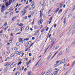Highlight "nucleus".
<instances>
[{
    "mask_svg": "<svg viewBox=\"0 0 75 75\" xmlns=\"http://www.w3.org/2000/svg\"><path fill=\"white\" fill-rule=\"evenodd\" d=\"M68 59L67 58H64L61 62L60 63V64H63V63H64V67H66V65H67V63L66 62V61H67Z\"/></svg>",
    "mask_w": 75,
    "mask_h": 75,
    "instance_id": "obj_1",
    "label": "nucleus"
},
{
    "mask_svg": "<svg viewBox=\"0 0 75 75\" xmlns=\"http://www.w3.org/2000/svg\"><path fill=\"white\" fill-rule=\"evenodd\" d=\"M12 1L11 0H9V3L8 2H7L6 4H5V5L6 7H8V6H10V4H11V3H12Z\"/></svg>",
    "mask_w": 75,
    "mask_h": 75,
    "instance_id": "obj_2",
    "label": "nucleus"
},
{
    "mask_svg": "<svg viewBox=\"0 0 75 75\" xmlns=\"http://www.w3.org/2000/svg\"><path fill=\"white\" fill-rule=\"evenodd\" d=\"M52 72V70L51 69H50L48 71H47V73L46 74V75H49L50 74V73Z\"/></svg>",
    "mask_w": 75,
    "mask_h": 75,
    "instance_id": "obj_3",
    "label": "nucleus"
},
{
    "mask_svg": "<svg viewBox=\"0 0 75 75\" xmlns=\"http://www.w3.org/2000/svg\"><path fill=\"white\" fill-rule=\"evenodd\" d=\"M14 63H15L13 62V63H12L11 65L10 66V68H13V67H14V66H15V65H16V64H14Z\"/></svg>",
    "mask_w": 75,
    "mask_h": 75,
    "instance_id": "obj_4",
    "label": "nucleus"
},
{
    "mask_svg": "<svg viewBox=\"0 0 75 75\" xmlns=\"http://www.w3.org/2000/svg\"><path fill=\"white\" fill-rule=\"evenodd\" d=\"M64 52H63L61 51L57 55V57H59L61 55H63Z\"/></svg>",
    "mask_w": 75,
    "mask_h": 75,
    "instance_id": "obj_5",
    "label": "nucleus"
},
{
    "mask_svg": "<svg viewBox=\"0 0 75 75\" xmlns=\"http://www.w3.org/2000/svg\"><path fill=\"white\" fill-rule=\"evenodd\" d=\"M31 6H32L33 8H34L35 7V4H34V2H32V3H31Z\"/></svg>",
    "mask_w": 75,
    "mask_h": 75,
    "instance_id": "obj_6",
    "label": "nucleus"
},
{
    "mask_svg": "<svg viewBox=\"0 0 75 75\" xmlns=\"http://www.w3.org/2000/svg\"><path fill=\"white\" fill-rule=\"evenodd\" d=\"M52 53H50L49 55V56H48L47 58V60H49L50 58L52 56Z\"/></svg>",
    "mask_w": 75,
    "mask_h": 75,
    "instance_id": "obj_7",
    "label": "nucleus"
},
{
    "mask_svg": "<svg viewBox=\"0 0 75 75\" xmlns=\"http://www.w3.org/2000/svg\"><path fill=\"white\" fill-rule=\"evenodd\" d=\"M10 66V64L8 63V62L6 63L4 65V67H9Z\"/></svg>",
    "mask_w": 75,
    "mask_h": 75,
    "instance_id": "obj_8",
    "label": "nucleus"
},
{
    "mask_svg": "<svg viewBox=\"0 0 75 75\" xmlns=\"http://www.w3.org/2000/svg\"><path fill=\"white\" fill-rule=\"evenodd\" d=\"M55 39L54 38L52 40V42H53V43H52V46L53 45H54V43H55Z\"/></svg>",
    "mask_w": 75,
    "mask_h": 75,
    "instance_id": "obj_9",
    "label": "nucleus"
},
{
    "mask_svg": "<svg viewBox=\"0 0 75 75\" xmlns=\"http://www.w3.org/2000/svg\"><path fill=\"white\" fill-rule=\"evenodd\" d=\"M7 69H8V68L6 67L4 69V72H7Z\"/></svg>",
    "mask_w": 75,
    "mask_h": 75,
    "instance_id": "obj_10",
    "label": "nucleus"
},
{
    "mask_svg": "<svg viewBox=\"0 0 75 75\" xmlns=\"http://www.w3.org/2000/svg\"><path fill=\"white\" fill-rule=\"evenodd\" d=\"M5 9V7H4V5H3L2 8H1V9H2V10H4Z\"/></svg>",
    "mask_w": 75,
    "mask_h": 75,
    "instance_id": "obj_11",
    "label": "nucleus"
},
{
    "mask_svg": "<svg viewBox=\"0 0 75 75\" xmlns=\"http://www.w3.org/2000/svg\"><path fill=\"white\" fill-rule=\"evenodd\" d=\"M48 14H49V16H52V13H51L50 12H49Z\"/></svg>",
    "mask_w": 75,
    "mask_h": 75,
    "instance_id": "obj_12",
    "label": "nucleus"
},
{
    "mask_svg": "<svg viewBox=\"0 0 75 75\" xmlns=\"http://www.w3.org/2000/svg\"><path fill=\"white\" fill-rule=\"evenodd\" d=\"M42 18H41L40 19V23L42 24Z\"/></svg>",
    "mask_w": 75,
    "mask_h": 75,
    "instance_id": "obj_13",
    "label": "nucleus"
},
{
    "mask_svg": "<svg viewBox=\"0 0 75 75\" xmlns=\"http://www.w3.org/2000/svg\"><path fill=\"white\" fill-rule=\"evenodd\" d=\"M28 75H31V71H29L28 73Z\"/></svg>",
    "mask_w": 75,
    "mask_h": 75,
    "instance_id": "obj_14",
    "label": "nucleus"
},
{
    "mask_svg": "<svg viewBox=\"0 0 75 75\" xmlns=\"http://www.w3.org/2000/svg\"><path fill=\"white\" fill-rule=\"evenodd\" d=\"M28 7H29V6H27L25 7L24 8V10H25L26 9H27V8H28Z\"/></svg>",
    "mask_w": 75,
    "mask_h": 75,
    "instance_id": "obj_15",
    "label": "nucleus"
},
{
    "mask_svg": "<svg viewBox=\"0 0 75 75\" xmlns=\"http://www.w3.org/2000/svg\"><path fill=\"white\" fill-rule=\"evenodd\" d=\"M29 29V27L27 26L25 28L26 30H28Z\"/></svg>",
    "mask_w": 75,
    "mask_h": 75,
    "instance_id": "obj_16",
    "label": "nucleus"
},
{
    "mask_svg": "<svg viewBox=\"0 0 75 75\" xmlns=\"http://www.w3.org/2000/svg\"><path fill=\"white\" fill-rule=\"evenodd\" d=\"M64 24H65L66 23V18H65L64 20Z\"/></svg>",
    "mask_w": 75,
    "mask_h": 75,
    "instance_id": "obj_17",
    "label": "nucleus"
},
{
    "mask_svg": "<svg viewBox=\"0 0 75 75\" xmlns=\"http://www.w3.org/2000/svg\"><path fill=\"white\" fill-rule=\"evenodd\" d=\"M21 41H22V38H20L19 40V42H21Z\"/></svg>",
    "mask_w": 75,
    "mask_h": 75,
    "instance_id": "obj_18",
    "label": "nucleus"
},
{
    "mask_svg": "<svg viewBox=\"0 0 75 75\" xmlns=\"http://www.w3.org/2000/svg\"><path fill=\"white\" fill-rule=\"evenodd\" d=\"M14 55L15 54H11V57H14Z\"/></svg>",
    "mask_w": 75,
    "mask_h": 75,
    "instance_id": "obj_19",
    "label": "nucleus"
},
{
    "mask_svg": "<svg viewBox=\"0 0 75 75\" xmlns=\"http://www.w3.org/2000/svg\"><path fill=\"white\" fill-rule=\"evenodd\" d=\"M40 17L41 18L42 17V13H41L40 14Z\"/></svg>",
    "mask_w": 75,
    "mask_h": 75,
    "instance_id": "obj_20",
    "label": "nucleus"
},
{
    "mask_svg": "<svg viewBox=\"0 0 75 75\" xmlns=\"http://www.w3.org/2000/svg\"><path fill=\"white\" fill-rule=\"evenodd\" d=\"M62 9L59 10V11H58V13H61V12H62Z\"/></svg>",
    "mask_w": 75,
    "mask_h": 75,
    "instance_id": "obj_21",
    "label": "nucleus"
},
{
    "mask_svg": "<svg viewBox=\"0 0 75 75\" xmlns=\"http://www.w3.org/2000/svg\"><path fill=\"white\" fill-rule=\"evenodd\" d=\"M16 46H19L20 45V43L18 42L16 44Z\"/></svg>",
    "mask_w": 75,
    "mask_h": 75,
    "instance_id": "obj_22",
    "label": "nucleus"
},
{
    "mask_svg": "<svg viewBox=\"0 0 75 75\" xmlns=\"http://www.w3.org/2000/svg\"><path fill=\"white\" fill-rule=\"evenodd\" d=\"M3 36L4 38H6V35L4 34H3Z\"/></svg>",
    "mask_w": 75,
    "mask_h": 75,
    "instance_id": "obj_23",
    "label": "nucleus"
},
{
    "mask_svg": "<svg viewBox=\"0 0 75 75\" xmlns=\"http://www.w3.org/2000/svg\"><path fill=\"white\" fill-rule=\"evenodd\" d=\"M17 52L16 53L17 54H18V55H20L21 54V52Z\"/></svg>",
    "mask_w": 75,
    "mask_h": 75,
    "instance_id": "obj_24",
    "label": "nucleus"
},
{
    "mask_svg": "<svg viewBox=\"0 0 75 75\" xmlns=\"http://www.w3.org/2000/svg\"><path fill=\"white\" fill-rule=\"evenodd\" d=\"M5 57L6 59H9V58H8V55H6Z\"/></svg>",
    "mask_w": 75,
    "mask_h": 75,
    "instance_id": "obj_25",
    "label": "nucleus"
},
{
    "mask_svg": "<svg viewBox=\"0 0 75 75\" xmlns=\"http://www.w3.org/2000/svg\"><path fill=\"white\" fill-rule=\"evenodd\" d=\"M23 25V24L22 23H20L19 25V26H20V27H22Z\"/></svg>",
    "mask_w": 75,
    "mask_h": 75,
    "instance_id": "obj_26",
    "label": "nucleus"
},
{
    "mask_svg": "<svg viewBox=\"0 0 75 75\" xmlns=\"http://www.w3.org/2000/svg\"><path fill=\"white\" fill-rule=\"evenodd\" d=\"M58 65L57 64H56L54 65V67H58Z\"/></svg>",
    "mask_w": 75,
    "mask_h": 75,
    "instance_id": "obj_27",
    "label": "nucleus"
},
{
    "mask_svg": "<svg viewBox=\"0 0 75 75\" xmlns=\"http://www.w3.org/2000/svg\"><path fill=\"white\" fill-rule=\"evenodd\" d=\"M42 62H43V60H42L40 63V64H42Z\"/></svg>",
    "mask_w": 75,
    "mask_h": 75,
    "instance_id": "obj_28",
    "label": "nucleus"
},
{
    "mask_svg": "<svg viewBox=\"0 0 75 75\" xmlns=\"http://www.w3.org/2000/svg\"><path fill=\"white\" fill-rule=\"evenodd\" d=\"M22 63V62H21V61L20 62H19L18 64V65H20V64H21Z\"/></svg>",
    "mask_w": 75,
    "mask_h": 75,
    "instance_id": "obj_29",
    "label": "nucleus"
},
{
    "mask_svg": "<svg viewBox=\"0 0 75 75\" xmlns=\"http://www.w3.org/2000/svg\"><path fill=\"white\" fill-rule=\"evenodd\" d=\"M75 64V60L72 63V64L73 66H74V64Z\"/></svg>",
    "mask_w": 75,
    "mask_h": 75,
    "instance_id": "obj_30",
    "label": "nucleus"
},
{
    "mask_svg": "<svg viewBox=\"0 0 75 75\" xmlns=\"http://www.w3.org/2000/svg\"><path fill=\"white\" fill-rule=\"evenodd\" d=\"M13 14V12H12L11 13H10V16H12V15Z\"/></svg>",
    "mask_w": 75,
    "mask_h": 75,
    "instance_id": "obj_31",
    "label": "nucleus"
},
{
    "mask_svg": "<svg viewBox=\"0 0 75 75\" xmlns=\"http://www.w3.org/2000/svg\"><path fill=\"white\" fill-rule=\"evenodd\" d=\"M58 48H59V47H58V46H57L56 47V48L55 49V50H57V49H58Z\"/></svg>",
    "mask_w": 75,
    "mask_h": 75,
    "instance_id": "obj_32",
    "label": "nucleus"
},
{
    "mask_svg": "<svg viewBox=\"0 0 75 75\" xmlns=\"http://www.w3.org/2000/svg\"><path fill=\"white\" fill-rule=\"evenodd\" d=\"M69 49V46H68L67 47L66 50H68Z\"/></svg>",
    "mask_w": 75,
    "mask_h": 75,
    "instance_id": "obj_33",
    "label": "nucleus"
},
{
    "mask_svg": "<svg viewBox=\"0 0 75 75\" xmlns=\"http://www.w3.org/2000/svg\"><path fill=\"white\" fill-rule=\"evenodd\" d=\"M10 52V50H8L7 51V54H9Z\"/></svg>",
    "mask_w": 75,
    "mask_h": 75,
    "instance_id": "obj_34",
    "label": "nucleus"
},
{
    "mask_svg": "<svg viewBox=\"0 0 75 75\" xmlns=\"http://www.w3.org/2000/svg\"><path fill=\"white\" fill-rule=\"evenodd\" d=\"M44 31H45V30H44V29H43L41 31V33H42V32H44Z\"/></svg>",
    "mask_w": 75,
    "mask_h": 75,
    "instance_id": "obj_35",
    "label": "nucleus"
},
{
    "mask_svg": "<svg viewBox=\"0 0 75 75\" xmlns=\"http://www.w3.org/2000/svg\"><path fill=\"white\" fill-rule=\"evenodd\" d=\"M7 25V22H6L4 24V26H6V25Z\"/></svg>",
    "mask_w": 75,
    "mask_h": 75,
    "instance_id": "obj_36",
    "label": "nucleus"
},
{
    "mask_svg": "<svg viewBox=\"0 0 75 75\" xmlns=\"http://www.w3.org/2000/svg\"><path fill=\"white\" fill-rule=\"evenodd\" d=\"M4 27L3 26H2L1 27V30H3V29H4Z\"/></svg>",
    "mask_w": 75,
    "mask_h": 75,
    "instance_id": "obj_37",
    "label": "nucleus"
},
{
    "mask_svg": "<svg viewBox=\"0 0 75 75\" xmlns=\"http://www.w3.org/2000/svg\"><path fill=\"white\" fill-rule=\"evenodd\" d=\"M56 27H57V24H55L54 26V28H55Z\"/></svg>",
    "mask_w": 75,
    "mask_h": 75,
    "instance_id": "obj_38",
    "label": "nucleus"
},
{
    "mask_svg": "<svg viewBox=\"0 0 75 75\" xmlns=\"http://www.w3.org/2000/svg\"><path fill=\"white\" fill-rule=\"evenodd\" d=\"M28 44L27 43H26L25 44V47H26L27 46H28Z\"/></svg>",
    "mask_w": 75,
    "mask_h": 75,
    "instance_id": "obj_39",
    "label": "nucleus"
},
{
    "mask_svg": "<svg viewBox=\"0 0 75 75\" xmlns=\"http://www.w3.org/2000/svg\"><path fill=\"white\" fill-rule=\"evenodd\" d=\"M29 56H30V57H31V55H32V54H31V53H29Z\"/></svg>",
    "mask_w": 75,
    "mask_h": 75,
    "instance_id": "obj_40",
    "label": "nucleus"
},
{
    "mask_svg": "<svg viewBox=\"0 0 75 75\" xmlns=\"http://www.w3.org/2000/svg\"><path fill=\"white\" fill-rule=\"evenodd\" d=\"M8 14V13L7 12H5V15H7Z\"/></svg>",
    "mask_w": 75,
    "mask_h": 75,
    "instance_id": "obj_41",
    "label": "nucleus"
},
{
    "mask_svg": "<svg viewBox=\"0 0 75 75\" xmlns=\"http://www.w3.org/2000/svg\"><path fill=\"white\" fill-rule=\"evenodd\" d=\"M19 30V29L18 28H17L16 29V31H18Z\"/></svg>",
    "mask_w": 75,
    "mask_h": 75,
    "instance_id": "obj_42",
    "label": "nucleus"
},
{
    "mask_svg": "<svg viewBox=\"0 0 75 75\" xmlns=\"http://www.w3.org/2000/svg\"><path fill=\"white\" fill-rule=\"evenodd\" d=\"M34 44V43H33L31 45H30V47H31V46H33V45Z\"/></svg>",
    "mask_w": 75,
    "mask_h": 75,
    "instance_id": "obj_43",
    "label": "nucleus"
},
{
    "mask_svg": "<svg viewBox=\"0 0 75 75\" xmlns=\"http://www.w3.org/2000/svg\"><path fill=\"white\" fill-rule=\"evenodd\" d=\"M34 44V43H33L31 45H30V47H31V46H33V45Z\"/></svg>",
    "mask_w": 75,
    "mask_h": 75,
    "instance_id": "obj_44",
    "label": "nucleus"
},
{
    "mask_svg": "<svg viewBox=\"0 0 75 75\" xmlns=\"http://www.w3.org/2000/svg\"><path fill=\"white\" fill-rule=\"evenodd\" d=\"M49 29V28L48 27L47 28V29H46V31H48V30Z\"/></svg>",
    "mask_w": 75,
    "mask_h": 75,
    "instance_id": "obj_45",
    "label": "nucleus"
},
{
    "mask_svg": "<svg viewBox=\"0 0 75 75\" xmlns=\"http://www.w3.org/2000/svg\"><path fill=\"white\" fill-rule=\"evenodd\" d=\"M57 52H56L54 55L53 56V57H55V55H57Z\"/></svg>",
    "mask_w": 75,
    "mask_h": 75,
    "instance_id": "obj_46",
    "label": "nucleus"
},
{
    "mask_svg": "<svg viewBox=\"0 0 75 75\" xmlns=\"http://www.w3.org/2000/svg\"><path fill=\"white\" fill-rule=\"evenodd\" d=\"M52 17H51V18H50V21H52Z\"/></svg>",
    "mask_w": 75,
    "mask_h": 75,
    "instance_id": "obj_47",
    "label": "nucleus"
},
{
    "mask_svg": "<svg viewBox=\"0 0 75 75\" xmlns=\"http://www.w3.org/2000/svg\"><path fill=\"white\" fill-rule=\"evenodd\" d=\"M29 64V62H27L26 64L27 65H28Z\"/></svg>",
    "mask_w": 75,
    "mask_h": 75,
    "instance_id": "obj_48",
    "label": "nucleus"
},
{
    "mask_svg": "<svg viewBox=\"0 0 75 75\" xmlns=\"http://www.w3.org/2000/svg\"><path fill=\"white\" fill-rule=\"evenodd\" d=\"M48 48H49V47H48L47 48L46 50H45V52H44V54H45V52H46V51H47V49H48Z\"/></svg>",
    "mask_w": 75,
    "mask_h": 75,
    "instance_id": "obj_49",
    "label": "nucleus"
},
{
    "mask_svg": "<svg viewBox=\"0 0 75 75\" xmlns=\"http://www.w3.org/2000/svg\"><path fill=\"white\" fill-rule=\"evenodd\" d=\"M23 18H25V19H27V16H26L25 17H23Z\"/></svg>",
    "mask_w": 75,
    "mask_h": 75,
    "instance_id": "obj_50",
    "label": "nucleus"
},
{
    "mask_svg": "<svg viewBox=\"0 0 75 75\" xmlns=\"http://www.w3.org/2000/svg\"><path fill=\"white\" fill-rule=\"evenodd\" d=\"M32 40H35V37H32Z\"/></svg>",
    "mask_w": 75,
    "mask_h": 75,
    "instance_id": "obj_51",
    "label": "nucleus"
},
{
    "mask_svg": "<svg viewBox=\"0 0 75 75\" xmlns=\"http://www.w3.org/2000/svg\"><path fill=\"white\" fill-rule=\"evenodd\" d=\"M75 8H73L71 10V11H73L75 10Z\"/></svg>",
    "mask_w": 75,
    "mask_h": 75,
    "instance_id": "obj_52",
    "label": "nucleus"
},
{
    "mask_svg": "<svg viewBox=\"0 0 75 75\" xmlns=\"http://www.w3.org/2000/svg\"><path fill=\"white\" fill-rule=\"evenodd\" d=\"M75 8H73L71 10V11H73L75 10Z\"/></svg>",
    "mask_w": 75,
    "mask_h": 75,
    "instance_id": "obj_53",
    "label": "nucleus"
},
{
    "mask_svg": "<svg viewBox=\"0 0 75 75\" xmlns=\"http://www.w3.org/2000/svg\"><path fill=\"white\" fill-rule=\"evenodd\" d=\"M51 34H50L49 35V38H50V37H51Z\"/></svg>",
    "mask_w": 75,
    "mask_h": 75,
    "instance_id": "obj_54",
    "label": "nucleus"
},
{
    "mask_svg": "<svg viewBox=\"0 0 75 75\" xmlns=\"http://www.w3.org/2000/svg\"><path fill=\"white\" fill-rule=\"evenodd\" d=\"M54 74H54V75H57V74H58V73L56 72H54Z\"/></svg>",
    "mask_w": 75,
    "mask_h": 75,
    "instance_id": "obj_55",
    "label": "nucleus"
},
{
    "mask_svg": "<svg viewBox=\"0 0 75 75\" xmlns=\"http://www.w3.org/2000/svg\"><path fill=\"white\" fill-rule=\"evenodd\" d=\"M3 30H1L0 32V34H1V33H3Z\"/></svg>",
    "mask_w": 75,
    "mask_h": 75,
    "instance_id": "obj_56",
    "label": "nucleus"
},
{
    "mask_svg": "<svg viewBox=\"0 0 75 75\" xmlns=\"http://www.w3.org/2000/svg\"><path fill=\"white\" fill-rule=\"evenodd\" d=\"M26 13V12H24V11L23 14L24 15V14H25Z\"/></svg>",
    "mask_w": 75,
    "mask_h": 75,
    "instance_id": "obj_57",
    "label": "nucleus"
},
{
    "mask_svg": "<svg viewBox=\"0 0 75 75\" xmlns=\"http://www.w3.org/2000/svg\"><path fill=\"white\" fill-rule=\"evenodd\" d=\"M24 71H27V68H25L24 70Z\"/></svg>",
    "mask_w": 75,
    "mask_h": 75,
    "instance_id": "obj_58",
    "label": "nucleus"
},
{
    "mask_svg": "<svg viewBox=\"0 0 75 75\" xmlns=\"http://www.w3.org/2000/svg\"><path fill=\"white\" fill-rule=\"evenodd\" d=\"M26 41H28V40H29V38H27L26 39Z\"/></svg>",
    "mask_w": 75,
    "mask_h": 75,
    "instance_id": "obj_59",
    "label": "nucleus"
},
{
    "mask_svg": "<svg viewBox=\"0 0 75 75\" xmlns=\"http://www.w3.org/2000/svg\"><path fill=\"white\" fill-rule=\"evenodd\" d=\"M13 19H16V16H14V17H13Z\"/></svg>",
    "mask_w": 75,
    "mask_h": 75,
    "instance_id": "obj_60",
    "label": "nucleus"
},
{
    "mask_svg": "<svg viewBox=\"0 0 75 75\" xmlns=\"http://www.w3.org/2000/svg\"><path fill=\"white\" fill-rule=\"evenodd\" d=\"M73 44H74V45H75V41H74V42H73V43L72 44V45H73Z\"/></svg>",
    "mask_w": 75,
    "mask_h": 75,
    "instance_id": "obj_61",
    "label": "nucleus"
},
{
    "mask_svg": "<svg viewBox=\"0 0 75 75\" xmlns=\"http://www.w3.org/2000/svg\"><path fill=\"white\" fill-rule=\"evenodd\" d=\"M59 61H57L56 62L57 64H58V63H59Z\"/></svg>",
    "mask_w": 75,
    "mask_h": 75,
    "instance_id": "obj_62",
    "label": "nucleus"
},
{
    "mask_svg": "<svg viewBox=\"0 0 75 75\" xmlns=\"http://www.w3.org/2000/svg\"><path fill=\"white\" fill-rule=\"evenodd\" d=\"M31 15H29V16H28V18H30V17H31Z\"/></svg>",
    "mask_w": 75,
    "mask_h": 75,
    "instance_id": "obj_63",
    "label": "nucleus"
},
{
    "mask_svg": "<svg viewBox=\"0 0 75 75\" xmlns=\"http://www.w3.org/2000/svg\"><path fill=\"white\" fill-rule=\"evenodd\" d=\"M58 70H57L56 71H54V72H57V73H58Z\"/></svg>",
    "mask_w": 75,
    "mask_h": 75,
    "instance_id": "obj_64",
    "label": "nucleus"
}]
</instances>
